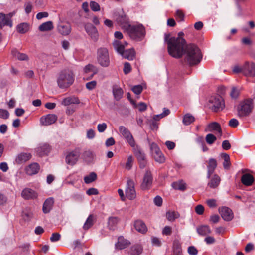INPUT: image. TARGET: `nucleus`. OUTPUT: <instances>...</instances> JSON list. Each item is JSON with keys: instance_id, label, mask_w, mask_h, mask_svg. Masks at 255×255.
Instances as JSON below:
<instances>
[{"instance_id": "47", "label": "nucleus", "mask_w": 255, "mask_h": 255, "mask_svg": "<svg viewBox=\"0 0 255 255\" xmlns=\"http://www.w3.org/2000/svg\"><path fill=\"white\" fill-rule=\"evenodd\" d=\"M50 150L51 147L49 145L47 144H44L38 148V151L42 155H47L50 152Z\"/></svg>"}, {"instance_id": "3", "label": "nucleus", "mask_w": 255, "mask_h": 255, "mask_svg": "<svg viewBox=\"0 0 255 255\" xmlns=\"http://www.w3.org/2000/svg\"><path fill=\"white\" fill-rule=\"evenodd\" d=\"M125 32L131 39L137 41L142 40L146 34L145 27L142 24H130Z\"/></svg>"}, {"instance_id": "14", "label": "nucleus", "mask_w": 255, "mask_h": 255, "mask_svg": "<svg viewBox=\"0 0 255 255\" xmlns=\"http://www.w3.org/2000/svg\"><path fill=\"white\" fill-rule=\"evenodd\" d=\"M21 196L24 200H28L36 199L38 195L35 190L29 188H25L22 191Z\"/></svg>"}, {"instance_id": "40", "label": "nucleus", "mask_w": 255, "mask_h": 255, "mask_svg": "<svg viewBox=\"0 0 255 255\" xmlns=\"http://www.w3.org/2000/svg\"><path fill=\"white\" fill-rule=\"evenodd\" d=\"M115 49L121 55L125 51V46L121 42L117 40L114 41L113 43Z\"/></svg>"}, {"instance_id": "12", "label": "nucleus", "mask_w": 255, "mask_h": 255, "mask_svg": "<svg viewBox=\"0 0 255 255\" xmlns=\"http://www.w3.org/2000/svg\"><path fill=\"white\" fill-rule=\"evenodd\" d=\"M85 29L91 39L96 42L98 40L99 34L97 28L91 23H87L85 25Z\"/></svg>"}, {"instance_id": "32", "label": "nucleus", "mask_w": 255, "mask_h": 255, "mask_svg": "<svg viewBox=\"0 0 255 255\" xmlns=\"http://www.w3.org/2000/svg\"><path fill=\"white\" fill-rule=\"evenodd\" d=\"M254 180L253 176L250 174H245L241 177L242 183L246 186H250Z\"/></svg>"}, {"instance_id": "15", "label": "nucleus", "mask_w": 255, "mask_h": 255, "mask_svg": "<svg viewBox=\"0 0 255 255\" xmlns=\"http://www.w3.org/2000/svg\"><path fill=\"white\" fill-rule=\"evenodd\" d=\"M116 21L125 32L130 25L128 17L125 14L119 15L116 18Z\"/></svg>"}, {"instance_id": "51", "label": "nucleus", "mask_w": 255, "mask_h": 255, "mask_svg": "<svg viewBox=\"0 0 255 255\" xmlns=\"http://www.w3.org/2000/svg\"><path fill=\"white\" fill-rule=\"evenodd\" d=\"M90 6L91 10L93 11H99L100 10L99 4L95 1H91L90 2Z\"/></svg>"}, {"instance_id": "37", "label": "nucleus", "mask_w": 255, "mask_h": 255, "mask_svg": "<svg viewBox=\"0 0 255 255\" xmlns=\"http://www.w3.org/2000/svg\"><path fill=\"white\" fill-rule=\"evenodd\" d=\"M133 148V152L137 158L138 161L145 159V155L143 153L138 146L135 144V146Z\"/></svg>"}, {"instance_id": "26", "label": "nucleus", "mask_w": 255, "mask_h": 255, "mask_svg": "<svg viewBox=\"0 0 255 255\" xmlns=\"http://www.w3.org/2000/svg\"><path fill=\"white\" fill-rule=\"evenodd\" d=\"M119 221L120 218L118 217H109L107 222L108 229L110 230H115Z\"/></svg>"}, {"instance_id": "48", "label": "nucleus", "mask_w": 255, "mask_h": 255, "mask_svg": "<svg viewBox=\"0 0 255 255\" xmlns=\"http://www.w3.org/2000/svg\"><path fill=\"white\" fill-rule=\"evenodd\" d=\"M12 54L16 57L19 60H27L28 59V56L24 53H21L16 50L12 51Z\"/></svg>"}, {"instance_id": "60", "label": "nucleus", "mask_w": 255, "mask_h": 255, "mask_svg": "<svg viewBox=\"0 0 255 255\" xmlns=\"http://www.w3.org/2000/svg\"><path fill=\"white\" fill-rule=\"evenodd\" d=\"M196 213L198 215H202L204 212V207L202 205H198L195 208Z\"/></svg>"}, {"instance_id": "28", "label": "nucleus", "mask_w": 255, "mask_h": 255, "mask_svg": "<svg viewBox=\"0 0 255 255\" xmlns=\"http://www.w3.org/2000/svg\"><path fill=\"white\" fill-rule=\"evenodd\" d=\"M209 131H216L221 136L222 134V129L220 125L216 122H212L208 124L207 129Z\"/></svg>"}, {"instance_id": "55", "label": "nucleus", "mask_w": 255, "mask_h": 255, "mask_svg": "<svg viewBox=\"0 0 255 255\" xmlns=\"http://www.w3.org/2000/svg\"><path fill=\"white\" fill-rule=\"evenodd\" d=\"M132 90L135 94L139 95L142 92L143 88L140 85H135L133 87Z\"/></svg>"}, {"instance_id": "63", "label": "nucleus", "mask_w": 255, "mask_h": 255, "mask_svg": "<svg viewBox=\"0 0 255 255\" xmlns=\"http://www.w3.org/2000/svg\"><path fill=\"white\" fill-rule=\"evenodd\" d=\"M229 126L232 128H236L239 124L238 121L236 119H232L229 122Z\"/></svg>"}, {"instance_id": "10", "label": "nucleus", "mask_w": 255, "mask_h": 255, "mask_svg": "<svg viewBox=\"0 0 255 255\" xmlns=\"http://www.w3.org/2000/svg\"><path fill=\"white\" fill-rule=\"evenodd\" d=\"M150 150L152 156L156 162L160 163L164 162L165 157L156 143H152L150 144Z\"/></svg>"}, {"instance_id": "5", "label": "nucleus", "mask_w": 255, "mask_h": 255, "mask_svg": "<svg viewBox=\"0 0 255 255\" xmlns=\"http://www.w3.org/2000/svg\"><path fill=\"white\" fill-rule=\"evenodd\" d=\"M97 61L103 67H108L110 64L108 50L106 48L100 47L97 49Z\"/></svg>"}, {"instance_id": "56", "label": "nucleus", "mask_w": 255, "mask_h": 255, "mask_svg": "<svg viewBox=\"0 0 255 255\" xmlns=\"http://www.w3.org/2000/svg\"><path fill=\"white\" fill-rule=\"evenodd\" d=\"M151 242L153 245L157 247H160L162 245L161 240L156 237H152L151 238Z\"/></svg>"}, {"instance_id": "2", "label": "nucleus", "mask_w": 255, "mask_h": 255, "mask_svg": "<svg viewBox=\"0 0 255 255\" xmlns=\"http://www.w3.org/2000/svg\"><path fill=\"white\" fill-rule=\"evenodd\" d=\"M74 81V75L72 71L69 70L61 71L57 77L58 86L61 89L69 87Z\"/></svg>"}, {"instance_id": "36", "label": "nucleus", "mask_w": 255, "mask_h": 255, "mask_svg": "<svg viewBox=\"0 0 255 255\" xmlns=\"http://www.w3.org/2000/svg\"><path fill=\"white\" fill-rule=\"evenodd\" d=\"M82 157L86 162L89 163L93 161L94 155L91 151L86 150L83 153Z\"/></svg>"}, {"instance_id": "33", "label": "nucleus", "mask_w": 255, "mask_h": 255, "mask_svg": "<svg viewBox=\"0 0 255 255\" xmlns=\"http://www.w3.org/2000/svg\"><path fill=\"white\" fill-rule=\"evenodd\" d=\"M220 178L217 175L215 174L210 179L208 183V186L211 188H217L220 183Z\"/></svg>"}, {"instance_id": "19", "label": "nucleus", "mask_w": 255, "mask_h": 255, "mask_svg": "<svg viewBox=\"0 0 255 255\" xmlns=\"http://www.w3.org/2000/svg\"><path fill=\"white\" fill-rule=\"evenodd\" d=\"M12 15L11 13L5 15L2 13H0V27L1 28L5 25L12 26L10 18Z\"/></svg>"}, {"instance_id": "62", "label": "nucleus", "mask_w": 255, "mask_h": 255, "mask_svg": "<svg viewBox=\"0 0 255 255\" xmlns=\"http://www.w3.org/2000/svg\"><path fill=\"white\" fill-rule=\"evenodd\" d=\"M131 67L130 64L128 62H126L124 64V69H123L124 73L125 74H127L129 73L131 71Z\"/></svg>"}, {"instance_id": "6", "label": "nucleus", "mask_w": 255, "mask_h": 255, "mask_svg": "<svg viewBox=\"0 0 255 255\" xmlns=\"http://www.w3.org/2000/svg\"><path fill=\"white\" fill-rule=\"evenodd\" d=\"M81 149L79 147L67 153L65 161L67 164L73 166L78 161L81 155Z\"/></svg>"}, {"instance_id": "58", "label": "nucleus", "mask_w": 255, "mask_h": 255, "mask_svg": "<svg viewBox=\"0 0 255 255\" xmlns=\"http://www.w3.org/2000/svg\"><path fill=\"white\" fill-rule=\"evenodd\" d=\"M61 235L58 233H54L52 234L50 239L52 242H56L60 239Z\"/></svg>"}, {"instance_id": "1", "label": "nucleus", "mask_w": 255, "mask_h": 255, "mask_svg": "<svg viewBox=\"0 0 255 255\" xmlns=\"http://www.w3.org/2000/svg\"><path fill=\"white\" fill-rule=\"evenodd\" d=\"M182 31L178 33L177 37H170V34H165L164 40L167 44L169 54L175 58H181L185 54V62L189 66L198 64L202 59L201 50L194 44H187Z\"/></svg>"}, {"instance_id": "7", "label": "nucleus", "mask_w": 255, "mask_h": 255, "mask_svg": "<svg viewBox=\"0 0 255 255\" xmlns=\"http://www.w3.org/2000/svg\"><path fill=\"white\" fill-rule=\"evenodd\" d=\"M209 102L211 104V108L215 112L222 111L225 107L224 101L222 97L217 95L212 97Z\"/></svg>"}, {"instance_id": "41", "label": "nucleus", "mask_w": 255, "mask_h": 255, "mask_svg": "<svg viewBox=\"0 0 255 255\" xmlns=\"http://www.w3.org/2000/svg\"><path fill=\"white\" fill-rule=\"evenodd\" d=\"M166 217L169 221L172 222L178 218L180 217V214L176 211H168L166 214Z\"/></svg>"}, {"instance_id": "49", "label": "nucleus", "mask_w": 255, "mask_h": 255, "mask_svg": "<svg viewBox=\"0 0 255 255\" xmlns=\"http://www.w3.org/2000/svg\"><path fill=\"white\" fill-rule=\"evenodd\" d=\"M216 139V137L211 133L208 134L205 137L206 142L210 145L212 144Z\"/></svg>"}, {"instance_id": "13", "label": "nucleus", "mask_w": 255, "mask_h": 255, "mask_svg": "<svg viewBox=\"0 0 255 255\" xmlns=\"http://www.w3.org/2000/svg\"><path fill=\"white\" fill-rule=\"evenodd\" d=\"M243 74L246 76L255 77V63L246 62L243 65Z\"/></svg>"}, {"instance_id": "16", "label": "nucleus", "mask_w": 255, "mask_h": 255, "mask_svg": "<svg viewBox=\"0 0 255 255\" xmlns=\"http://www.w3.org/2000/svg\"><path fill=\"white\" fill-rule=\"evenodd\" d=\"M219 212L223 220L226 221H231L233 217V213L228 207H223L219 209Z\"/></svg>"}, {"instance_id": "53", "label": "nucleus", "mask_w": 255, "mask_h": 255, "mask_svg": "<svg viewBox=\"0 0 255 255\" xmlns=\"http://www.w3.org/2000/svg\"><path fill=\"white\" fill-rule=\"evenodd\" d=\"M9 116L8 111L5 109H0V118L7 119Z\"/></svg>"}, {"instance_id": "22", "label": "nucleus", "mask_w": 255, "mask_h": 255, "mask_svg": "<svg viewBox=\"0 0 255 255\" xmlns=\"http://www.w3.org/2000/svg\"><path fill=\"white\" fill-rule=\"evenodd\" d=\"M32 155L29 153L22 152L19 154L16 158V162L17 164H22L31 159Z\"/></svg>"}, {"instance_id": "24", "label": "nucleus", "mask_w": 255, "mask_h": 255, "mask_svg": "<svg viewBox=\"0 0 255 255\" xmlns=\"http://www.w3.org/2000/svg\"><path fill=\"white\" fill-rule=\"evenodd\" d=\"M134 226L136 231L142 234H144L147 231V228L142 220H137L135 221Z\"/></svg>"}, {"instance_id": "25", "label": "nucleus", "mask_w": 255, "mask_h": 255, "mask_svg": "<svg viewBox=\"0 0 255 255\" xmlns=\"http://www.w3.org/2000/svg\"><path fill=\"white\" fill-rule=\"evenodd\" d=\"M130 244V242L129 241L124 239L123 237H119L115 246L117 249L122 250L127 248Z\"/></svg>"}, {"instance_id": "31", "label": "nucleus", "mask_w": 255, "mask_h": 255, "mask_svg": "<svg viewBox=\"0 0 255 255\" xmlns=\"http://www.w3.org/2000/svg\"><path fill=\"white\" fill-rule=\"evenodd\" d=\"M79 103L80 100L77 97L75 96L64 98L61 102L62 105L64 106H68L71 104H78Z\"/></svg>"}, {"instance_id": "59", "label": "nucleus", "mask_w": 255, "mask_h": 255, "mask_svg": "<svg viewBox=\"0 0 255 255\" xmlns=\"http://www.w3.org/2000/svg\"><path fill=\"white\" fill-rule=\"evenodd\" d=\"M206 203L210 208H215L217 206L216 200L214 199L207 200Z\"/></svg>"}, {"instance_id": "17", "label": "nucleus", "mask_w": 255, "mask_h": 255, "mask_svg": "<svg viewBox=\"0 0 255 255\" xmlns=\"http://www.w3.org/2000/svg\"><path fill=\"white\" fill-rule=\"evenodd\" d=\"M58 117L55 114H48L40 118V123L44 126L52 125L56 122Z\"/></svg>"}, {"instance_id": "57", "label": "nucleus", "mask_w": 255, "mask_h": 255, "mask_svg": "<svg viewBox=\"0 0 255 255\" xmlns=\"http://www.w3.org/2000/svg\"><path fill=\"white\" fill-rule=\"evenodd\" d=\"M96 85L97 82L96 81H92L87 83L86 84V87L88 90H92L96 87Z\"/></svg>"}, {"instance_id": "18", "label": "nucleus", "mask_w": 255, "mask_h": 255, "mask_svg": "<svg viewBox=\"0 0 255 255\" xmlns=\"http://www.w3.org/2000/svg\"><path fill=\"white\" fill-rule=\"evenodd\" d=\"M57 30L62 35H68L71 31V24L69 22H61L57 26Z\"/></svg>"}, {"instance_id": "42", "label": "nucleus", "mask_w": 255, "mask_h": 255, "mask_svg": "<svg viewBox=\"0 0 255 255\" xmlns=\"http://www.w3.org/2000/svg\"><path fill=\"white\" fill-rule=\"evenodd\" d=\"M221 157L224 160L223 165L224 169H229L231 165L229 155L227 153H222Z\"/></svg>"}, {"instance_id": "34", "label": "nucleus", "mask_w": 255, "mask_h": 255, "mask_svg": "<svg viewBox=\"0 0 255 255\" xmlns=\"http://www.w3.org/2000/svg\"><path fill=\"white\" fill-rule=\"evenodd\" d=\"M197 233L202 236H205L211 233V230L208 225H201L197 228Z\"/></svg>"}, {"instance_id": "50", "label": "nucleus", "mask_w": 255, "mask_h": 255, "mask_svg": "<svg viewBox=\"0 0 255 255\" xmlns=\"http://www.w3.org/2000/svg\"><path fill=\"white\" fill-rule=\"evenodd\" d=\"M133 159L132 156H129L128 157L127 162L125 165V168L127 170H130L131 169L133 165Z\"/></svg>"}, {"instance_id": "44", "label": "nucleus", "mask_w": 255, "mask_h": 255, "mask_svg": "<svg viewBox=\"0 0 255 255\" xmlns=\"http://www.w3.org/2000/svg\"><path fill=\"white\" fill-rule=\"evenodd\" d=\"M29 30V25L26 23H22L17 26V31L20 33H25Z\"/></svg>"}, {"instance_id": "45", "label": "nucleus", "mask_w": 255, "mask_h": 255, "mask_svg": "<svg viewBox=\"0 0 255 255\" xmlns=\"http://www.w3.org/2000/svg\"><path fill=\"white\" fill-rule=\"evenodd\" d=\"M97 176L95 172H91L88 175L84 178V180L85 183L89 184L97 179Z\"/></svg>"}, {"instance_id": "46", "label": "nucleus", "mask_w": 255, "mask_h": 255, "mask_svg": "<svg viewBox=\"0 0 255 255\" xmlns=\"http://www.w3.org/2000/svg\"><path fill=\"white\" fill-rule=\"evenodd\" d=\"M171 185L172 187L176 190L183 191L186 189L185 184L182 181L173 182Z\"/></svg>"}, {"instance_id": "38", "label": "nucleus", "mask_w": 255, "mask_h": 255, "mask_svg": "<svg viewBox=\"0 0 255 255\" xmlns=\"http://www.w3.org/2000/svg\"><path fill=\"white\" fill-rule=\"evenodd\" d=\"M53 28V23L52 21H49L43 23L39 26V30L40 31H50Z\"/></svg>"}, {"instance_id": "11", "label": "nucleus", "mask_w": 255, "mask_h": 255, "mask_svg": "<svg viewBox=\"0 0 255 255\" xmlns=\"http://www.w3.org/2000/svg\"><path fill=\"white\" fill-rule=\"evenodd\" d=\"M153 177L151 172L149 170H146L144 175L142 182L140 187L143 190H149L152 186Z\"/></svg>"}, {"instance_id": "52", "label": "nucleus", "mask_w": 255, "mask_h": 255, "mask_svg": "<svg viewBox=\"0 0 255 255\" xmlns=\"http://www.w3.org/2000/svg\"><path fill=\"white\" fill-rule=\"evenodd\" d=\"M175 17L178 21H183L184 20V14L181 10H177L175 13Z\"/></svg>"}, {"instance_id": "64", "label": "nucleus", "mask_w": 255, "mask_h": 255, "mask_svg": "<svg viewBox=\"0 0 255 255\" xmlns=\"http://www.w3.org/2000/svg\"><path fill=\"white\" fill-rule=\"evenodd\" d=\"M154 203L157 206L160 207L162 205L163 200L159 196H156L154 199Z\"/></svg>"}, {"instance_id": "27", "label": "nucleus", "mask_w": 255, "mask_h": 255, "mask_svg": "<svg viewBox=\"0 0 255 255\" xmlns=\"http://www.w3.org/2000/svg\"><path fill=\"white\" fill-rule=\"evenodd\" d=\"M54 202V199L52 197H50L47 199L43 205V212L44 213H49L52 208Z\"/></svg>"}, {"instance_id": "4", "label": "nucleus", "mask_w": 255, "mask_h": 255, "mask_svg": "<svg viewBox=\"0 0 255 255\" xmlns=\"http://www.w3.org/2000/svg\"><path fill=\"white\" fill-rule=\"evenodd\" d=\"M253 108V103L252 99H248L241 102L237 108L238 116L244 117L249 115Z\"/></svg>"}, {"instance_id": "43", "label": "nucleus", "mask_w": 255, "mask_h": 255, "mask_svg": "<svg viewBox=\"0 0 255 255\" xmlns=\"http://www.w3.org/2000/svg\"><path fill=\"white\" fill-rule=\"evenodd\" d=\"M195 121V118L190 114H185L183 118V123L185 125H189Z\"/></svg>"}, {"instance_id": "21", "label": "nucleus", "mask_w": 255, "mask_h": 255, "mask_svg": "<svg viewBox=\"0 0 255 255\" xmlns=\"http://www.w3.org/2000/svg\"><path fill=\"white\" fill-rule=\"evenodd\" d=\"M217 166V163L216 159L214 158H210L209 159L208 162V172H207V178H209L211 175L214 172L215 169Z\"/></svg>"}, {"instance_id": "39", "label": "nucleus", "mask_w": 255, "mask_h": 255, "mask_svg": "<svg viewBox=\"0 0 255 255\" xmlns=\"http://www.w3.org/2000/svg\"><path fill=\"white\" fill-rule=\"evenodd\" d=\"M122 56L129 60H133L135 57V51L133 49L125 50L122 54Z\"/></svg>"}, {"instance_id": "54", "label": "nucleus", "mask_w": 255, "mask_h": 255, "mask_svg": "<svg viewBox=\"0 0 255 255\" xmlns=\"http://www.w3.org/2000/svg\"><path fill=\"white\" fill-rule=\"evenodd\" d=\"M172 233V228L169 226H166L162 230V234L165 236H170Z\"/></svg>"}, {"instance_id": "29", "label": "nucleus", "mask_w": 255, "mask_h": 255, "mask_svg": "<svg viewBox=\"0 0 255 255\" xmlns=\"http://www.w3.org/2000/svg\"><path fill=\"white\" fill-rule=\"evenodd\" d=\"M112 89L113 94L115 99L116 101H119L123 97V95L124 93L123 90L121 87H120L117 85H113Z\"/></svg>"}, {"instance_id": "61", "label": "nucleus", "mask_w": 255, "mask_h": 255, "mask_svg": "<svg viewBox=\"0 0 255 255\" xmlns=\"http://www.w3.org/2000/svg\"><path fill=\"white\" fill-rule=\"evenodd\" d=\"M198 252L197 249L194 246H189L188 248V253L190 255H196Z\"/></svg>"}, {"instance_id": "8", "label": "nucleus", "mask_w": 255, "mask_h": 255, "mask_svg": "<svg viewBox=\"0 0 255 255\" xmlns=\"http://www.w3.org/2000/svg\"><path fill=\"white\" fill-rule=\"evenodd\" d=\"M119 131L125 138L128 144L134 147L136 144L135 141L130 131L125 127L121 126L119 128Z\"/></svg>"}, {"instance_id": "23", "label": "nucleus", "mask_w": 255, "mask_h": 255, "mask_svg": "<svg viewBox=\"0 0 255 255\" xmlns=\"http://www.w3.org/2000/svg\"><path fill=\"white\" fill-rule=\"evenodd\" d=\"M143 250L142 246L140 244H136L132 246L128 251L130 255H140Z\"/></svg>"}, {"instance_id": "9", "label": "nucleus", "mask_w": 255, "mask_h": 255, "mask_svg": "<svg viewBox=\"0 0 255 255\" xmlns=\"http://www.w3.org/2000/svg\"><path fill=\"white\" fill-rule=\"evenodd\" d=\"M126 196L129 200H133L136 197L135 183L133 180L128 179L125 190Z\"/></svg>"}, {"instance_id": "30", "label": "nucleus", "mask_w": 255, "mask_h": 255, "mask_svg": "<svg viewBox=\"0 0 255 255\" xmlns=\"http://www.w3.org/2000/svg\"><path fill=\"white\" fill-rule=\"evenodd\" d=\"M96 221V218L93 214H90L85 222L83 228L84 230H87L90 228Z\"/></svg>"}, {"instance_id": "20", "label": "nucleus", "mask_w": 255, "mask_h": 255, "mask_svg": "<svg viewBox=\"0 0 255 255\" xmlns=\"http://www.w3.org/2000/svg\"><path fill=\"white\" fill-rule=\"evenodd\" d=\"M39 169V165L37 163H33L26 166L25 170L27 175H33L37 174Z\"/></svg>"}, {"instance_id": "35", "label": "nucleus", "mask_w": 255, "mask_h": 255, "mask_svg": "<svg viewBox=\"0 0 255 255\" xmlns=\"http://www.w3.org/2000/svg\"><path fill=\"white\" fill-rule=\"evenodd\" d=\"M173 251L175 255H182V250L179 240H175L173 243Z\"/></svg>"}]
</instances>
